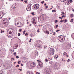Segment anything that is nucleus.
Listing matches in <instances>:
<instances>
[{
    "mask_svg": "<svg viewBox=\"0 0 74 74\" xmlns=\"http://www.w3.org/2000/svg\"><path fill=\"white\" fill-rule=\"evenodd\" d=\"M37 32H39V30H37Z\"/></svg>",
    "mask_w": 74,
    "mask_h": 74,
    "instance_id": "nucleus-64",
    "label": "nucleus"
},
{
    "mask_svg": "<svg viewBox=\"0 0 74 74\" xmlns=\"http://www.w3.org/2000/svg\"><path fill=\"white\" fill-rule=\"evenodd\" d=\"M7 32H7V36H8V37H11V34H8L7 33Z\"/></svg>",
    "mask_w": 74,
    "mask_h": 74,
    "instance_id": "nucleus-17",
    "label": "nucleus"
},
{
    "mask_svg": "<svg viewBox=\"0 0 74 74\" xmlns=\"http://www.w3.org/2000/svg\"><path fill=\"white\" fill-rule=\"evenodd\" d=\"M19 70H20V71H22V69H18Z\"/></svg>",
    "mask_w": 74,
    "mask_h": 74,
    "instance_id": "nucleus-52",
    "label": "nucleus"
},
{
    "mask_svg": "<svg viewBox=\"0 0 74 74\" xmlns=\"http://www.w3.org/2000/svg\"><path fill=\"white\" fill-rule=\"evenodd\" d=\"M71 3H72L73 2V1L72 0H70Z\"/></svg>",
    "mask_w": 74,
    "mask_h": 74,
    "instance_id": "nucleus-50",
    "label": "nucleus"
},
{
    "mask_svg": "<svg viewBox=\"0 0 74 74\" xmlns=\"http://www.w3.org/2000/svg\"><path fill=\"white\" fill-rule=\"evenodd\" d=\"M44 17H43V16H40L38 18V20H39V21H43V20H44Z\"/></svg>",
    "mask_w": 74,
    "mask_h": 74,
    "instance_id": "nucleus-7",
    "label": "nucleus"
},
{
    "mask_svg": "<svg viewBox=\"0 0 74 74\" xmlns=\"http://www.w3.org/2000/svg\"><path fill=\"white\" fill-rule=\"evenodd\" d=\"M34 7L35 8H36V9H38L40 7V5L39 4H36L34 5Z\"/></svg>",
    "mask_w": 74,
    "mask_h": 74,
    "instance_id": "nucleus-5",
    "label": "nucleus"
},
{
    "mask_svg": "<svg viewBox=\"0 0 74 74\" xmlns=\"http://www.w3.org/2000/svg\"><path fill=\"white\" fill-rule=\"evenodd\" d=\"M54 49L53 48H51L50 49V53H52V54H53L54 53Z\"/></svg>",
    "mask_w": 74,
    "mask_h": 74,
    "instance_id": "nucleus-6",
    "label": "nucleus"
},
{
    "mask_svg": "<svg viewBox=\"0 0 74 74\" xmlns=\"http://www.w3.org/2000/svg\"><path fill=\"white\" fill-rule=\"evenodd\" d=\"M58 55H56L55 56L54 58L55 59H57V58H58Z\"/></svg>",
    "mask_w": 74,
    "mask_h": 74,
    "instance_id": "nucleus-14",
    "label": "nucleus"
},
{
    "mask_svg": "<svg viewBox=\"0 0 74 74\" xmlns=\"http://www.w3.org/2000/svg\"><path fill=\"white\" fill-rule=\"evenodd\" d=\"M2 21L3 22V25L4 26H7L8 24V23L7 22V20L5 18L2 19Z\"/></svg>",
    "mask_w": 74,
    "mask_h": 74,
    "instance_id": "nucleus-1",
    "label": "nucleus"
},
{
    "mask_svg": "<svg viewBox=\"0 0 74 74\" xmlns=\"http://www.w3.org/2000/svg\"><path fill=\"white\" fill-rule=\"evenodd\" d=\"M37 48H40V45H37Z\"/></svg>",
    "mask_w": 74,
    "mask_h": 74,
    "instance_id": "nucleus-18",
    "label": "nucleus"
},
{
    "mask_svg": "<svg viewBox=\"0 0 74 74\" xmlns=\"http://www.w3.org/2000/svg\"><path fill=\"white\" fill-rule=\"evenodd\" d=\"M32 4H29L27 6L26 10L28 11H30L31 10V7H32Z\"/></svg>",
    "mask_w": 74,
    "mask_h": 74,
    "instance_id": "nucleus-4",
    "label": "nucleus"
},
{
    "mask_svg": "<svg viewBox=\"0 0 74 74\" xmlns=\"http://www.w3.org/2000/svg\"><path fill=\"white\" fill-rule=\"evenodd\" d=\"M32 22L34 25H35V24L37 23L36 22V20H35V18H33L32 19Z\"/></svg>",
    "mask_w": 74,
    "mask_h": 74,
    "instance_id": "nucleus-8",
    "label": "nucleus"
},
{
    "mask_svg": "<svg viewBox=\"0 0 74 74\" xmlns=\"http://www.w3.org/2000/svg\"><path fill=\"white\" fill-rule=\"evenodd\" d=\"M67 19H66L65 21V22H67Z\"/></svg>",
    "mask_w": 74,
    "mask_h": 74,
    "instance_id": "nucleus-39",
    "label": "nucleus"
},
{
    "mask_svg": "<svg viewBox=\"0 0 74 74\" xmlns=\"http://www.w3.org/2000/svg\"><path fill=\"white\" fill-rule=\"evenodd\" d=\"M56 34V33L55 32H53V36H55Z\"/></svg>",
    "mask_w": 74,
    "mask_h": 74,
    "instance_id": "nucleus-25",
    "label": "nucleus"
},
{
    "mask_svg": "<svg viewBox=\"0 0 74 74\" xmlns=\"http://www.w3.org/2000/svg\"><path fill=\"white\" fill-rule=\"evenodd\" d=\"M59 31H60V30L59 29V30H57L56 31V32H59Z\"/></svg>",
    "mask_w": 74,
    "mask_h": 74,
    "instance_id": "nucleus-40",
    "label": "nucleus"
},
{
    "mask_svg": "<svg viewBox=\"0 0 74 74\" xmlns=\"http://www.w3.org/2000/svg\"><path fill=\"white\" fill-rule=\"evenodd\" d=\"M19 67V65H17L16 66V67Z\"/></svg>",
    "mask_w": 74,
    "mask_h": 74,
    "instance_id": "nucleus-30",
    "label": "nucleus"
},
{
    "mask_svg": "<svg viewBox=\"0 0 74 74\" xmlns=\"http://www.w3.org/2000/svg\"><path fill=\"white\" fill-rule=\"evenodd\" d=\"M27 74H30V73L29 71H27L26 73Z\"/></svg>",
    "mask_w": 74,
    "mask_h": 74,
    "instance_id": "nucleus-22",
    "label": "nucleus"
},
{
    "mask_svg": "<svg viewBox=\"0 0 74 74\" xmlns=\"http://www.w3.org/2000/svg\"><path fill=\"white\" fill-rule=\"evenodd\" d=\"M67 55V53L66 52H64V56H66V55Z\"/></svg>",
    "mask_w": 74,
    "mask_h": 74,
    "instance_id": "nucleus-16",
    "label": "nucleus"
},
{
    "mask_svg": "<svg viewBox=\"0 0 74 74\" xmlns=\"http://www.w3.org/2000/svg\"><path fill=\"white\" fill-rule=\"evenodd\" d=\"M70 16L71 17V18H73V17H74V15H73V14H71Z\"/></svg>",
    "mask_w": 74,
    "mask_h": 74,
    "instance_id": "nucleus-20",
    "label": "nucleus"
},
{
    "mask_svg": "<svg viewBox=\"0 0 74 74\" xmlns=\"http://www.w3.org/2000/svg\"><path fill=\"white\" fill-rule=\"evenodd\" d=\"M44 5H47V3H46L45 4H44Z\"/></svg>",
    "mask_w": 74,
    "mask_h": 74,
    "instance_id": "nucleus-51",
    "label": "nucleus"
},
{
    "mask_svg": "<svg viewBox=\"0 0 74 74\" xmlns=\"http://www.w3.org/2000/svg\"><path fill=\"white\" fill-rule=\"evenodd\" d=\"M16 8V6H15V5H13L12 6L11 8V10H10L11 11H13V10H14V9H15V8Z\"/></svg>",
    "mask_w": 74,
    "mask_h": 74,
    "instance_id": "nucleus-10",
    "label": "nucleus"
},
{
    "mask_svg": "<svg viewBox=\"0 0 74 74\" xmlns=\"http://www.w3.org/2000/svg\"><path fill=\"white\" fill-rule=\"evenodd\" d=\"M70 61V59H68V60H67V61L68 62H69Z\"/></svg>",
    "mask_w": 74,
    "mask_h": 74,
    "instance_id": "nucleus-35",
    "label": "nucleus"
},
{
    "mask_svg": "<svg viewBox=\"0 0 74 74\" xmlns=\"http://www.w3.org/2000/svg\"><path fill=\"white\" fill-rule=\"evenodd\" d=\"M14 55H15V56H16V52H14Z\"/></svg>",
    "mask_w": 74,
    "mask_h": 74,
    "instance_id": "nucleus-46",
    "label": "nucleus"
},
{
    "mask_svg": "<svg viewBox=\"0 0 74 74\" xmlns=\"http://www.w3.org/2000/svg\"><path fill=\"white\" fill-rule=\"evenodd\" d=\"M9 34H11L12 33V32L10 31V32H9Z\"/></svg>",
    "mask_w": 74,
    "mask_h": 74,
    "instance_id": "nucleus-33",
    "label": "nucleus"
},
{
    "mask_svg": "<svg viewBox=\"0 0 74 74\" xmlns=\"http://www.w3.org/2000/svg\"><path fill=\"white\" fill-rule=\"evenodd\" d=\"M50 60H52V58L50 59Z\"/></svg>",
    "mask_w": 74,
    "mask_h": 74,
    "instance_id": "nucleus-63",
    "label": "nucleus"
},
{
    "mask_svg": "<svg viewBox=\"0 0 74 74\" xmlns=\"http://www.w3.org/2000/svg\"><path fill=\"white\" fill-rule=\"evenodd\" d=\"M71 21H70V22L73 23V19H71Z\"/></svg>",
    "mask_w": 74,
    "mask_h": 74,
    "instance_id": "nucleus-27",
    "label": "nucleus"
},
{
    "mask_svg": "<svg viewBox=\"0 0 74 74\" xmlns=\"http://www.w3.org/2000/svg\"><path fill=\"white\" fill-rule=\"evenodd\" d=\"M21 66H23V65L22 64H21Z\"/></svg>",
    "mask_w": 74,
    "mask_h": 74,
    "instance_id": "nucleus-57",
    "label": "nucleus"
},
{
    "mask_svg": "<svg viewBox=\"0 0 74 74\" xmlns=\"http://www.w3.org/2000/svg\"><path fill=\"white\" fill-rule=\"evenodd\" d=\"M62 18H64V17H65V16H62Z\"/></svg>",
    "mask_w": 74,
    "mask_h": 74,
    "instance_id": "nucleus-56",
    "label": "nucleus"
},
{
    "mask_svg": "<svg viewBox=\"0 0 74 74\" xmlns=\"http://www.w3.org/2000/svg\"><path fill=\"white\" fill-rule=\"evenodd\" d=\"M16 58H17V59H18V58H19V57L18 56H16Z\"/></svg>",
    "mask_w": 74,
    "mask_h": 74,
    "instance_id": "nucleus-28",
    "label": "nucleus"
},
{
    "mask_svg": "<svg viewBox=\"0 0 74 74\" xmlns=\"http://www.w3.org/2000/svg\"><path fill=\"white\" fill-rule=\"evenodd\" d=\"M49 63L51 64L52 63H53V62H49Z\"/></svg>",
    "mask_w": 74,
    "mask_h": 74,
    "instance_id": "nucleus-36",
    "label": "nucleus"
},
{
    "mask_svg": "<svg viewBox=\"0 0 74 74\" xmlns=\"http://www.w3.org/2000/svg\"><path fill=\"white\" fill-rule=\"evenodd\" d=\"M53 31L52 30H50V32H51L50 33V34H52V33H53Z\"/></svg>",
    "mask_w": 74,
    "mask_h": 74,
    "instance_id": "nucleus-19",
    "label": "nucleus"
},
{
    "mask_svg": "<svg viewBox=\"0 0 74 74\" xmlns=\"http://www.w3.org/2000/svg\"><path fill=\"white\" fill-rule=\"evenodd\" d=\"M71 36L72 38L74 39V33H73L72 35H71Z\"/></svg>",
    "mask_w": 74,
    "mask_h": 74,
    "instance_id": "nucleus-12",
    "label": "nucleus"
},
{
    "mask_svg": "<svg viewBox=\"0 0 74 74\" xmlns=\"http://www.w3.org/2000/svg\"><path fill=\"white\" fill-rule=\"evenodd\" d=\"M15 25L18 27H21L22 26V23L18 21H16L15 22Z\"/></svg>",
    "mask_w": 74,
    "mask_h": 74,
    "instance_id": "nucleus-2",
    "label": "nucleus"
},
{
    "mask_svg": "<svg viewBox=\"0 0 74 74\" xmlns=\"http://www.w3.org/2000/svg\"><path fill=\"white\" fill-rule=\"evenodd\" d=\"M24 2H25V3H26V4H27V1H24Z\"/></svg>",
    "mask_w": 74,
    "mask_h": 74,
    "instance_id": "nucleus-31",
    "label": "nucleus"
},
{
    "mask_svg": "<svg viewBox=\"0 0 74 74\" xmlns=\"http://www.w3.org/2000/svg\"><path fill=\"white\" fill-rule=\"evenodd\" d=\"M58 40L60 42H62L63 40V36H59L58 37Z\"/></svg>",
    "mask_w": 74,
    "mask_h": 74,
    "instance_id": "nucleus-3",
    "label": "nucleus"
},
{
    "mask_svg": "<svg viewBox=\"0 0 74 74\" xmlns=\"http://www.w3.org/2000/svg\"><path fill=\"white\" fill-rule=\"evenodd\" d=\"M56 26L57 28L58 27H59V25H56Z\"/></svg>",
    "mask_w": 74,
    "mask_h": 74,
    "instance_id": "nucleus-42",
    "label": "nucleus"
},
{
    "mask_svg": "<svg viewBox=\"0 0 74 74\" xmlns=\"http://www.w3.org/2000/svg\"><path fill=\"white\" fill-rule=\"evenodd\" d=\"M31 66H32V67H35L36 66V65L35 64V63L34 62H32L31 63V64H30Z\"/></svg>",
    "mask_w": 74,
    "mask_h": 74,
    "instance_id": "nucleus-11",
    "label": "nucleus"
},
{
    "mask_svg": "<svg viewBox=\"0 0 74 74\" xmlns=\"http://www.w3.org/2000/svg\"><path fill=\"white\" fill-rule=\"evenodd\" d=\"M12 60H15V59L12 58Z\"/></svg>",
    "mask_w": 74,
    "mask_h": 74,
    "instance_id": "nucleus-44",
    "label": "nucleus"
},
{
    "mask_svg": "<svg viewBox=\"0 0 74 74\" xmlns=\"http://www.w3.org/2000/svg\"><path fill=\"white\" fill-rule=\"evenodd\" d=\"M19 31L20 32H22V29H19Z\"/></svg>",
    "mask_w": 74,
    "mask_h": 74,
    "instance_id": "nucleus-26",
    "label": "nucleus"
},
{
    "mask_svg": "<svg viewBox=\"0 0 74 74\" xmlns=\"http://www.w3.org/2000/svg\"><path fill=\"white\" fill-rule=\"evenodd\" d=\"M46 8L47 9V8H48V6H46Z\"/></svg>",
    "mask_w": 74,
    "mask_h": 74,
    "instance_id": "nucleus-58",
    "label": "nucleus"
},
{
    "mask_svg": "<svg viewBox=\"0 0 74 74\" xmlns=\"http://www.w3.org/2000/svg\"><path fill=\"white\" fill-rule=\"evenodd\" d=\"M45 33H46V34H49V32L47 31H45Z\"/></svg>",
    "mask_w": 74,
    "mask_h": 74,
    "instance_id": "nucleus-15",
    "label": "nucleus"
},
{
    "mask_svg": "<svg viewBox=\"0 0 74 74\" xmlns=\"http://www.w3.org/2000/svg\"><path fill=\"white\" fill-rule=\"evenodd\" d=\"M43 3H44V1H43L42 2H41V3L43 4Z\"/></svg>",
    "mask_w": 74,
    "mask_h": 74,
    "instance_id": "nucleus-41",
    "label": "nucleus"
},
{
    "mask_svg": "<svg viewBox=\"0 0 74 74\" xmlns=\"http://www.w3.org/2000/svg\"><path fill=\"white\" fill-rule=\"evenodd\" d=\"M41 63V66H42V63Z\"/></svg>",
    "mask_w": 74,
    "mask_h": 74,
    "instance_id": "nucleus-61",
    "label": "nucleus"
},
{
    "mask_svg": "<svg viewBox=\"0 0 74 74\" xmlns=\"http://www.w3.org/2000/svg\"><path fill=\"white\" fill-rule=\"evenodd\" d=\"M34 12H32V13H31V14H32V15H34L35 14H34Z\"/></svg>",
    "mask_w": 74,
    "mask_h": 74,
    "instance_id": "nucleus-29",
    "label": "nucleus"
},
{
    "mask_svg": "<svg viewBox=\"0 0 74 74\" xmlns=\"http://www.w3.org/2000/svg\"><path fill=\"white\" fill-rule=\"evenodd\" d=\"M52 11L53 12H56V10H52Z\"/></svg>",
    "mask_w": 74,
    "mask_h": 74,
    "instance_id": "nucleus-47",
    "label": "nucleus"
},
{
    "mask_svg": "<svg viewBox=\"0 0 74 74\" xmlns=\"http://www.w3.org/2000/svg\"><path fill=\"white\" fill-rule=\"evenodd\" d=\"M5 67V69H7V65H6L4 66Z\"/></svg>",
    "mask_w": 74,
    "mask_h": 74,
    "instance_id": "nucleus-34",
    "label": "nucleus"
},
{
    "mask_svg": "<svg viewBox=\"0 0 74 74\" xmlns=\"http://www.w3.org/2000/svg\"><path fill=\"white\" fill-rule=\"evenodd\" d=\"M60 22H61V23H62V22H63V21H62H62H60Z\"/></svg>",
    "mask_w": 74,
    "mask_h": 74,
    "instance_id": "nucleus-48",
    "label": "nucleus"
},
{
    "mask_svg": "<svg viewBox=\"0 0 74 74\" xmlns=\"http://www.w3.org/2000/svg\"><path fill=\"white\" fill-rule=\"evenodd\" d=\"M55 29H57V27H56V26H55Z\"/></svg>",
    "mask_w": 74,
    "mask_h": 74,
    "instance_id": "nucleus-59",
    "label": "nucleus"
},
{
    "mask_svg": "<svg viewBox=\"0 0 74 74\" xmlns=\"http://www.w3.org/2000/svg\"><path fill=\"white\" fill-rule=\"evenodd\" d=\"M0 74H3V72L1 71V72L0 71Z\"/></svg>",
    "mask_w": 74,
    "mask_h": 74,
    "instance_id": "nucleus-24",
    "label": "nucleus"
},
{
    "mask_svg": "<svg viewBox=\"0 0 74 74\" xmlns=\"http://www.w3.org/2000/svg\"><path fill=\"white\" fill-rule=\"evenodd\" d=\"M36 74H40V73H38V72H37L36 73Z\"/></svg>",
    "mask_w": 74,
    "mask_h": 74,
    "instance_id": "nucleus-53",
    "label": "nucleus"
},
{
    "mask_svg": "<svg viewBox=\"0 0 74 74\" xmlns=\"http://www.w3.org/2000/svg\"><path fill=\"white\" fill-rule=\"evenodd\" d=\"M23 1V0H21V1Z\"/></svg>",
    "mask_w": 74,
    "mask_h": 74,
    "instance_id": "nucleus-62",
    "label": "nucleus"
},
{
    "mask_svg": "<svg viewBox=\"0 0 74 74\" xmlns=\"http://www.w3.org/2000/svg\"><path fill=\"white\" fill-rule=\"evenodd\" d=\"M1 33H3V31L2 30H1Z\"/></svg>",
    "mask_w": 74,
    "mask_h": 74,
    "instance_id": "nucleus-55",
    "label": "nucleus"
},
{
    "mask_svg": "<svg viewBox=\"0 0 74 74\" xmlns=\"http://www.w3.org/2000/svg\"><path fill=\"white\" fill-rule=\"evenodd\" d=\"M55 23H56V22H58V20H56V21H55Z\"/></svg>",
    "mask_w": 74,
    "mask_h": 74,
    "instance_id": "nucleus-49",
    "label": "nucleus"
},
{
    "mask_svg": "<svg viewBox=\"0 0 74 74\" xmlns=\"http://www.w3.org/2000/svg\"><path fill=\"white\" fill-rule=\"evenodd\" d=\"M4 16V14L3 12H0V18H2L3 16Z\"/></svg>",
    "mask_w": 74,
    "mask_h": 74,
    "instance_id": "nucleus-9",
    "label": "nucleus"
},
{
    "mask_svg": "<svg viewBox=\"0 0 74 74\" xmlns=\"http://www.w3.org/2000/svg\"><path fill=\"white\" fill-rule=\"evenodd\" d=\"M66 0H61V2H64V1H66Z\"/></svg>",
    "mask_w": 74,
    "mask_h": 74,
    "instance_id": "nucleus-23",
    "label": "nucleus"
},
{
    "mask_svg": "<svg viewBox=\"0 0 74 74\" xmlns=\"http://www.w3.org/2000/svg\"><path fill=\"white\" fill-rule=\"evenodd\" d=\"M38 62V63H40V62H41V61H39Z\"/></svg>",
    "mask_w": 74,
    "mask_h": 74,
    "instance_id": "nucleus-60",
    "label": "nucleus"
},
{
    "mask_svg": "<svg viewBox=\"0 0 74 74\" xmlns=\"http://www.w3.org/2000/svg\"><path fill=\"white\" fill-rule=\"evenodd\" d=\"M18 36H21V34L20 33H18Z\"/></svg>",
    "mask_w": 74,
    "mask_h": 74,
    "instance_id": "nucleus-38",
    "label": "nucleus"
},
{
    "mask_svg": "<svg viewBox=\"0 0 74 74\" xmlns=\"http://www.w3.org/2000/svg\"><path fill=\"white\" fill-rule=\"evenodd\" d=\"M45 61H46V62H48L49 60H48L47 59H46Z\"/></svg>",
    "mask_w": 74,
    "mask_h": 74,
    "instance_id": "nucleus-32",
    "label": "nucleus"
},
{
    "mask_svg": "<svg viewBox=\"0 0 74 74\" xmlns=\"http://www.w3.org/2000/svg\"><path fill=\"white\" fill-rule=\"evenodd\" d=\"M25 31H23V34H25Z\"/></svg>",
    "mask_w": 74,
    "mask_h": 74,
    "instance_id": "nucleus-45",
    "label": "nucleus"
},
{
    "mask_svg": "<svg viewBox=\"0 0 74 74\" xmlns=\"http://www.w3.org/2000/svg\"><path fill=\"white\" fill-rule=\"evenodd\" d=\"M14 47H15L16 48H14ZM17 47H18V46L16 45H15L14 46V49H16V48H17Z\"/></svg>",
    "mask_w": 74,
    "mask_h": 74,
    "instance_id": "nucleus-21",
    "label": "nucleus"
},
{
    "mask_svg": "<svg viewBox=\"0 0 74 74\" xmlns=\"http://www.w3.org/2000/svg\"><path fill=\"white\" fill-rule=\"evenodd\" d=\"M71 47V45H69L66 46V48L67 49H68V48H69V47Z\"/></svg>",
    "mask_w": 74,
    "mask_h": 74,
    "instance_id": "nucleus-13",
    "label": "nucleus"
},
{
    "mask_svg": "<svg viewBox=\"0 0 74 74\" xmlns=\"http://www.w3.org/2000/svg\"><path fill=\"white\" fill-rule=\"evenodd\" d=\"M59 18H60V19H63V18H62L60 17H59Z\"/></svg>",
    "mask_w": 74,
    "mask_h": 74,
    "instance_id": "nucleus-54",
    "label": "nucleus"
},
{
    "mask_svg": "<svg viewBox=\"0 0 74 74\" xmlns=\"http://www.w3.org/2000/svg\"><path fill=\"white\" fill-rule=\"evenodd\" d=\"M62 12V13L61 14V15H64L65 14L64 13V12Z\"/></svg>",
    "mask_w": 74,
    "mask_h": 74,
    "instance_id": "nucleus-37",
    "label": "nucleus"
},
{
    "mask_svg": "<svg viewBox=\"0 0 74 74\" xmlns=\"http://www.w3.org/2000/svg\"><path fill=\"white\" fill-rule=\"evenodd\" d=\"M25 36H28V34H27V33H26V34H25Z\"/></svg>",
    "mask_w": 74,
    "mask_h": 74,
    "instance_id": "nucleus-43",
    "label": "nucleus"
}]
</instances>
